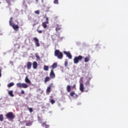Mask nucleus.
I'll use <instances>...</instances> for the list:
<instances>
[{"label":"nucleus","instance_id":"nucleus-1","mask_svg":"<svg viewBox=\"0 0 128 128\" xmlns=\"http://www.w3.org/2000/svg\"><path fill=\"white\" fill-rule=\"evenodd\" d=\"M12 20H13L12 17H11L9 21V24L10 26H12L14 30H16V32H18V29L20 28V27L18 24H12V22H13Z\"/></svg>","mask_w":128,"mask_h":128},{"label":"nucleus","instance_id":"nucleus-2","mask_svg":"<svg viewBox=\"0 0 128 128\" xmlns=\"http://www.w3.org/2000/svg\"><path fill=\"white\" fill-rule=\"evenodd\" d=\"M54 56H57L58 58H59V60H62V58H64V54L58 50H55Z\"/></svg>","mask_w":128,"mask_h":128},{"label":"nucleus","instance_id":"nucleus-3","mask_svg":"<svg viewBox=\"0 0 128 128\" xmlns=\"http://www.w3.org/2000/svg\"><path fill=\"white\" fill-rule=\"evenodd\" d=\"M16 86L17 88H28V86L26 83H17Z\"/></svg>","mask_w":128,"mask_h":128},{"label":"nucleus","instance_id":"nucleus-4","mask_svg":"<svg viewBox=\"0 0 128 128\" xmlns=\"http://www.w3.org/2000/svg\"><path fill=\"white\" fill-rule=\"evenodd\" d=\"M6 118L10 120H14L16 116H14V114L12 112H9L6 115Z\"/></svg>","mask_w":128,"mask_h":128},{"label":"nucleus","instance_id":"nucleus-5","mask_svg":"<svg viewBox=\"0 0 128 128\" xmlns=\"http://www.w3.org/2000/svg\"><path fill=\"white\" fill-rule=\"evenodd\" d=\"M83 58L82 56H75L74 59V64H78L80 60H82Z\"/></svg>","mask_w":128,"mask_h":128},{"label":"nucleus","instance_id":"nucleus-6","mask_svg":"<svg viewBox=\"0 0 128 128\" xmlns=\"http://www.w3.org/2000/svg\"><path fill=\"white\" fill-rule=\"evenodd\" d=\"M33 40L34 41L36 46H40V41L38 38L34 37L33 38Z\"/></svg>","mask_w":128,"mask_h":128},{"label":"nucleus","instance_id":"nucleus-7","mask_svg":"<svg viewBox=\"0 0 128 128\" xmlns=\"http://www.w3.org/2000/svg\"><path fill=\"white\" fill-rule=\"evenodd\" d=\"M63 52L64 54L66 55L67 58H70V60H72V54H70V52H68L66 51H64Z\"/></svg>","mask_w":128,"mask_h":128},{"label":"nucleus","instance_id":"nucleus-8","mask_svg":"<svg viewBox=\"0 0 128 128\" xmlns=\"http://www.w3.org/2000/svg\"><path fill=\"white\" fill-rule=\"evenodd\" d=\"M50 78H56V74H54V72L52 70L50 71Z\"/></svg>","mask_w":128,"mask_h":128},{"label":"nucleus","instance_id":"nucleus-9","mask_svg":"<svg viewBox=\"0 0 128 128\" xmlns=\"http://www.w3.org/2000/svg\"><path fill=\"white\" fill-rule=\"evenodd\" d=\"M32 64L30 62H28L26 64V68L28 70H30L32 68Z\"/></svg>","mask_w":128,"mask_h":128},{"label":"nucleus","instance_id":"nucleus-10","mask_svg":"<svg viewBox=\"0 0 128 128\" xmlns=\"http://www.w3.org/2000/svg\"><path fill=\"white\" fill-rule=\"evenodd\" d=\"M32 66H33V68L34 70H36V68H38V62H36V61L33 62Z\"/></svg>","mask_w":128,"mask_h":128},{"label":"nucleus","instance_id":"nucleus-11","mask_svg":"<svg viewBox=\"0 0 128 128\" xmlns=\"http://www.w3.org/2000/svg\"><path fill=\"white\" fill-rule=\"evenodd\" d=\"M80 92H84V84L82 83L80 84Z\"/></svg>","mask_w":128,"mask_h":128},{"label":"nucleus","instance_id":"nucleus-12","mask_svg":"<svg viewBox=\"0 0 128 128\" xmlns=\"http://www.w3.org/2000/svg\"><path fill=\"white\" fill-rule=\"evenodd\" d=\"M48 23H46V22H43L42 23V26L44 28H48Z\"/></svg>","mask_w":128,"mask_h":128},{"label":"nucleus","instance_id":"nucleus-13","mask_svg":"<svg viewBox=\"0 0 128 128\" xmlns=\"http://www.w3.org/2000/svg\"><path fill=\"white\" fill-rule=\"evenodd\" d=\"M72 90V86L70 85H68L66 86V90L68 92H70V90Z\"/></svg>","mask_w":128,"mask_h":128},{"label":"nucleus","instance_id":"nucleus-14","mask_svg":"<svg viewBox=\"0 0 128 128\" xmlns=\"http://www.w3.org/2000/svg\"><path fill=\"white\" fill-rule=\"evenodd\" d=\"M25 82L26 84H30V80L28 79V76H26Z\"/></svg>","mask_w":128,"mask_h":128},{"label":"nucleus","instance_id":"nucleus-15","mask_svg":"<svg viewBox=\"0 0 128 128\" xmlns=\"http://www.w3.org/2000/svg\"><path fill=\"white\" fill-rule=\"evenodd\" d=\"M62 28L60 27V26L58 25V24L56 25V32H58V30H60V29Z\"/></svg>","mask_w":128,"mask_h":128},{"label":"nucleus","instance_id":"nucleus-16","mask_svg":"<svg viewBox=\"0 0 128 128\" xmlns=\"http://www.w3.org/2000/svg\"><path fill=\"white\" fill-rule=\"evenodd\" d=\"M52 68L54 70V68H56L58 67V64L56 63H54L52 65Z\"/></svg>","mask_w":128,"mask_h":128},{"label":"nucleus","instance_id":"nucleus-17","mask_svg":"<svg viewBox=\"0 0 128 128\" xmlns=\"http://www.w3.org/2000/svg\"><path fill=\"white\" fill-rule=\"evenodd\" d=\"M50 78L48 77V76H46L45 78H44V82H50Z\"/></svg>","mask_w":128,"mask_h":128},{"label":"nucleus","instance_id":"nucleus-18","mask_svg":"<svg viewBox=\"0 0 128 128\" xmlns=\"http://www.w3.org/2000/svg\"><path fill=\"white\" fill-rule=\"evenodd\" d=\"M14 86V82H10L9 84H8L7 85V86H8V88H12V86Z\"/></svg>","mask_w":128,"mask_h":128},{"label":"nucleus","instance_id":"nucleus-19","mask_svg":"<svg viewBox=\"0 0 128 128\" xmlns=\"http://www.w3.org/2000/svg\"><path fill=\"white\" fill-rule=\"evenodd\" d=\"M84 62H90V57L89 56H86L84 58Z\"/></svg>","mask_w":128,"mask_h":128},{"label":"nucleus","instance_id":"nucleus-20","mask_svg":"<svg viewBox=\"0 0 128 128\" xmlns=\"http://www.w3.org/2000/svg\"><path fill=\"white\" fill-rule=\"evenodd\" d=\"M70 96H76V97L78 98V94H76V93L74 92H72L70 93Z\"/></svg>","mask_w":128,"mask_h":128},{"label":"nucleus","instance_id":"nucleus-21","mask_svg":"<svg viewBox=\"0 0 128 128\" xmlns=\"http://www.w3.org/2000/svg\"><path fill=\"white\" fill-rule=\"evenodd\" d=\"M13 92H14V91H12V90L10 91V92H8V94H9L10 96L14 97V94Z\"/></svg>","mask_w":128,"mask_h":128},{"label":"nucleus","instance_id":"nucleus-22","mask_svg":"<svg viewBox=\"0 0 128 128\" xmlns=\"http://www.w3.org/2000/svg\"><path fill=\"white\" fill-rule=\"evenodd\" d=\"M51 88H52V86H48V87L47 89H46V92H48V94H50V92H51Z\"/></svg>","mask_w":128,"mask_h":128},{"label":"nucleus","instance_id":"nucleus-23","mask_svg":"<svg viewBox=\"0 0 128 128\" xmlns=\"http://www.w3.org/2000/svg\"><path fill=\"white\" fill-rule=\"evenodd\" d=\"M26 126H32V122L28 121L26 122Z\"/></svg>","mask_w":128,"mask_h":128},{"label":"nucleus","instance_id":"nucleus-24","mask_svg":"<svg viewBox=\"0 0 128 128\" xmlns=\"http://www.w3.org/2000/svg\"><path fill=\"white\" fill-rule=\"evenodd\" d=\"M4 121V115L0 114V122Z\"/></svg>","mask_w":128,"mask_h":128},{"label":"nucleus","instance_id":"nucleus-25","mask_svg":"<svg viewBox=\"0 0 128 128\" xmlns=\"http://www.w3.org/2000/svg\"><path fill=\"white\" fill-rule=\"evenodd\" d=\"M45 126L46 128H50V126L46 124V123H42V126Z\"/></svg>","mask_w":128,"mask_h":128},{"label":"nucleus","instance_id":"nucleus-26","mask_svg":"<svg viewBox=\"0 0 128 128\" xmlns=\"http://www.w3.org/2000/svg\"><path fill=\"white\" fill-rule=\"evenodd\" d=\"M44 70H46V71L48 70V66H44Z\"/></svg>","mask_w":128,"mask_h":128},{"label":"nucleus","instance_id":"nucleus-27","mask_svg":"<svg viewBox=\"0 0 128 128\" xmlns=\"http://www.w3.org/2000/svg\"><path fill=\"white\" fill-rule=\"evenodd\" d=\"M50 102L52 104H54L56 102V101L54 100L53 99H51L50 100Z\"/></svg>","mask_w":128,"mask_h":128},{"label":"nucleus","instance_id":"nucleus-28","mask_svg":"<svg viewBox=\"0 0 128 128\" xmlns=\"http://www.w3.org/2000/svg\"><path fill=\"white\" fill-rule=\"evenodd\" d=\"M54 4H58V0H54Z\"/></svg>","mask_w":128,"mask_h":128},{"label":"nucleus","instance_id":"nucleus-29","mask_svg":"<svg viewBox=\"0 0 128 128\" xmlns=\"http://www.w3.org/2000/svg\"><path fill=\"white\" fill-rule=\"evenodd\" d=\"M37 32L38 34H42V30H40L38 29Z\"/></svg>","mask_w":128,"mask_h":128},{"label":"nucleus","instance_id":"nucleus-30","mask_svg":"<svg viewBox=\"0 0 128 128\" xmlns=\"http://www.w3.org/2000/svg\"><path fill=\"white\" fill-rule=\"evenodd\" d=\"M36 58H38V60H40V56L38 55V54H36Z\"/></svg>","mask_w":128,"mask_h":128},{"label":"nucleus","instance_id":"nucleus-31","mask_svg":"<svg viewBox=\"0 0 128 128\" xmlns=\"http://www.w3.org/2000/svg\"><path fill=\"white\" fill-rule=\"evenodd\" d=\"M34 13L36 14H40V11L39 10H36L34 12Z\"/></svg>","mask_w":128,"mask_h":128},{"label":"nucleus","instance_id":"nucleus-32","mask_svg":"<svg viewBox=\"0 0 128 128\" xmlns=\"http://www.w3.org/2000/svg\"><path fill=\"white\" fill-rule=\"evenodd\" d=\"M68 61H65L64 66L66 68V66H68Z\"/></svg>","mask_w":128,"mask_h":128},{"label":"nucleus","instance_id":"nucleus-33","mask_svg":"<svg viewBox=\"0 0 128 128\" xmlns=\"http://www.w3.org/2000/svg\"><path fill=\"white\" fill-rule=\"evenodd\" d=\"M28 110L29 112H32V108H28Z\"/></svg>","mask_w":128,"mask_h":128},{"label":"nucleus","instance_id":"nucleus-34","mask_svg":"<svg viewBox=\"0 0 128 128\" xmlns=\"http://www.w3.org/2000/svg\"><path fill=\"white\" fill-rule=\"evenodd\" d=\"M72 88H74V90H76V84H74L72 86Z\"/></svg>","mask_w":128,"mask_h":128},{"label":"nucleus","instance_id":"nucleus-35","mask_svg":"<svg viewBox=\"0 0 128 128\" xmlns=\"http://www.w3.org/2000/svg\"><path fill=\"white\" fill-rule=\"evenodd\" d=\"M45 22L48 24V18H46V22Z\"/></svg>","mask_w":128,"mask_h":128},{"label":"nucleus","instance_id":"nucleus-36","mask_svg":"<svg viewBox=\"0 0 128 128\" xmlns=\"http://www.w3.org/2000/svg\"><path fill=\"white\" fill-rule=\"evenodd\" d=\"M21 94H24V90L21 91Z\"/></svg>","mask_w":128,"mask_h":128},{"label":"nucleus","instance_id":"nucleus-37","mask_svg":"<svg viewBox=\"0 0 128 128\" xmlns=\"http://www.w3.org/2000/svg\"><path fill=\"white\" fill-rule=\"evenodd\" d=\"M0 78H2V69H0Z\"/></svg>","mask_w":128,"mask_h":128},{"label":"nucleus","instance_id":"nucleus-38","mask_svg":"<svg viewBox=\"0 0 128 128\" xmlns=\"http://www.w3.org/2000/svg\"><path fill=\"white\" fill-rule=\"evenodd\" d=\"M87 84H90V82H87Z\"/></svg>","mask_w":128,"mask_h":128},{"label":"nucleus","instance_id":"nucleus-39","mask_svg":"<svg viewBox=\"0 0 128 128\" xmlns=\"http://www.w3.org/2000/svg\"><path fill=\"white\" fill-rule=\"evenodd\" d=\"M36 2H38V0H36Z\"/></svg>","mask_w":128,"mask_h":128},{"label":"nucleus","instance_id":"nucleus-40","mask_svg":"<svg viewBox=\"0 0 128 128\" xmlns=\"http://www.w3.org/2000/svg\"><path fill=\"white\" fill-rule=\"evenodd\" d=\"M2 4V2H0V4Z\"/></svg>","mask_w":128,"mask_h":128}]
</instances>
